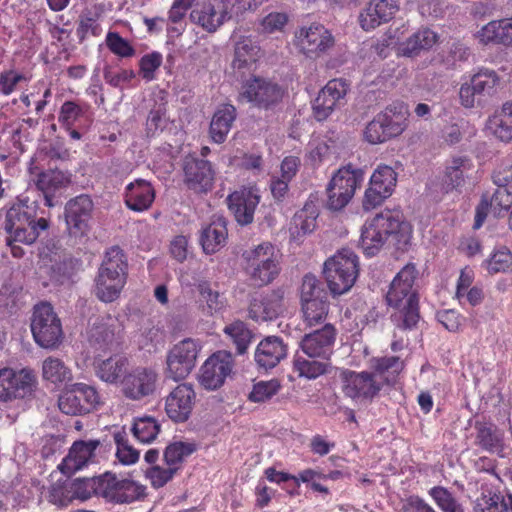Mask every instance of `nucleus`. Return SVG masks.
Here are the masks:
<instances>
[{"label":"nucleus","instance_id":"f257e3e1","mask_svg":"<svg viewBox=\"0 0 512 512\" xmlns=\"http://www.w3.org/2000/svg\"><path fill=\"white\" fill-rule=\"evenodd\" d=\"M404 367V361L398 356L373 357L371 371L342 373L343 393L357 402H371L385 386L395 385Z\"/></svg>","mask_w":512,"mask_h":512},{"label":"nucleus","instance_id":"f03ea898","mask_svg":"<svg viewBox=\"0 0 512 512\" xmlns=\"http://www.w3.org/2000/svg\"><path fill=\"white\" fill-rule=\"evenodd\" d=\"M412 227L399 211L385 210L366 221L361 230L360 246L367 256H375L389 243L405 251L411 244Z\"/></svg>","mask_w":512,"mask_h":512},{"label":"nucleus","instance_id":"7ed1b4c3","mask_svg":"<svg viewBox=\"0 0 512 512\" xmlns=\"http://www.w3.org/2000/svg\"><path fill=\"white\" fill-rule=\"evenodd\" d=\"M37 212V202H29L28 199L19 200L6 210L3 222L6 245L16 258L24 255V250L18 243L32 245L41 232L49 228V220L43 216L39 217Z\"/></svg>","mask_w":512,"mask_h":512},{"label":"nucleus","instance_id":"20e7f679","mask_svg":"<svg viewBox=\"0 0 512 512\" xmlns=\"http://www.w3.org/2000/svg\"><path fill=\"white\" fill-rule=\"evenodd\" d=\"M418 275L415 264H406L396 274L386 294L387 304L395 309L390 319L402 331L417 328L421 318L419 293L414 286Z\"/></svg>","mask_w":512,"mask_h":512},{"label":"nucleus","instance_id":"39448f33","mask_svg":"<svg viewBox=\"0 0 512 512\" xmlns=\"http://www.w3.org/2000/svg\"><path fill=\"white\" fill-rule=\"evenodd\" d=\"M243 271L252 285L263 287L272 283L280 274V254L270 242L243 251Z\"/></svg>","mask_w":512,"mask_h":512},{"label":"nucleus","instance_id":"423d86ee","mask_svg":"<svg viewBox=\"0 0 512 512\" xmlns=\"http://www.w3.org/2000/svg\"><path fill=\"white\" fill-rule=\"evenodd\" d=\"M358 274V256L351 249H341L323 265L324 279L334 297L347 293L355 284Z\"/></svg>","mask_w":512,"mask_h":512},{"label":"nucleus","instance_id":"0eeeda50","mask_svg":"<svg viewBox=\"0 0 512 512\" xmlns=\"http://www.w3.org/2000/svg\"><path fill=\"white\" fill-rule=\"evenodd\" d=\"M251 7V0H205L191 11L190 19L207 32H215L225 21Z\"/></svg>","mask_w":512,"mask_h":512},{"label":"nucleus","instance_id":"6e6552de","mask_svg":"<svg viewBox=\"0 0 512 512\" xmlns=\"http://www.w3.org/2000/svg\"><path fill=\"white\" fill-rule=\"evenodd\" d=\"M30 328L35 343L45 349L57 348L64 338L61 320L47 302L34 306Z\"/></svg>","mask_w":512,"mask_h":512},{"label":"nucleus","instance_id":"1a4fd4ad","mask_svg":"<svg viewBox=\"0 0 512 512\" xmlns=\"http://www.w3.org/2000/svg\"><path fill=\"white\" fill-rule=\"evenodd\" d=\"M363 180V169L351 163L339 168L327 185L326 207L332 211L343 209L351 201Z\"/></svg>","mask_w":512,"mask_h":512},{"label":"nucleus","instance_id":"9d476101","mask_svg":"<svg viewBox=\"0 0 512 512\" xmlns=\"http://www.w3.org/2000/svg\"><path fill=\"white\" fill-rule=\"evenodd\" d=\"M87 334L90 345L103 352L117 351L124 343V326L111 315L96 318Z\"/></svg>","mask_w":512,"mask_h":512},{"label":"nucleus","instance_id":"9b49d317","mask_svg":"<svg viewBox=\"0 0 512 512\" xmlns=\"http://www.w3.org/2000/svg\"><path fill=\"white\" fill-rule=\"evenodd\" d=\"M201 350L198 341L186 338L173 345L166 356L167 377L179 381L185 379L195 368Z\"/></svg>","mask_w":512,"mask_h":512},{"label":"nucleus","instance_id":"f8f14e48","mask_svg":"<svg viewBox=\"0 0 512 512\" xmlns=\"http://www.w3.org/2000/svg\"><path fill=\"white\" fill-rule=\"evenodd\" d=\"M145 486L137 482L118 478L111 472L103 474L100 495L106 502L113 504H129L145 497Z\"/></svg>","mask_w":512,"mask_h":512},{"label":"nucleus","instance_id":"ddd939ff","mask_svg":"<svg viewBox=\"0 0 512 512\" xmlns=\"http://www.w3.org/2000/svg\"><path fill=\"white\" fill-rule=\"evenodd\" d=\"M100 404L97 390L84 383H76L70 390L63 392L58 399L59 409L67 415L90 413Z\"/></svg>","mask_w":512,"mask_h":512},{"label":"nucleus","instance_id":"4468645a","mask_svg":"<svg viewBox=\"0 0 512 512\" xmlns=\"http://www.w3.org/2000/svg\"><path fill=\"white\" fill-rule=\"evenodd\" d=\"M284 90L275 82L254 76L242 85L240 97L254 106L269 109L283 98Z\"/></svg>","mask_w":512,"mask_h":512},{"label":"nucleus","instance_id":"2eb2a0df","mask_svg":"<svg viewBox=\"0 0 512 512\" xmlns=\"http://www.w3.org/2000/svg\"><path fill=\"white\" fill-rule=\"evenodd\" d=\"M35 384L36 378L31 370L0 369V401L23 399L32 393Z\"/></svg>","mask_w":512,"mask_h":512},{"label":"nucleus","instance_id":"dca6fc26","mask_svg":"<svg viewBox=\"0 0 512 512\" xmlns=\"http://www.w3.org/2000/svg\"><path fill=\"white\" fill-rule=\"evenodd\" d=\"M183 172L189 190L206 194L213 189L215 170L208 160L188 155L183 161Z\"/></svg>","mask_w":512,"mask_h":512},{"label":"nucleus","instance_id":"f3484780","mask_svg":"<svg viewBox=\"0 0 512 512\" xmlns=\"http://www.w3.org/2000/svg\"><path fill=\"white\" fill-rule=\"evenodd\" d=\"M396 183L397 174L390 166H378L370 178V185L363 199V208L371 210L381 205L392 194Z\"/></svg>","mask_w":512,"mask_h":512},{"label":"nucleus","instance_id":"a211bd4d","mask_svg":"<svg viewBox=\"0 0 512 512\" xmlns=\"http://www.w3.org/2000/svg\"><path fill=\"white\" fill-rule=\"evenodd\" d=\"M336 336L335 326L325 323L321 328L305 334L299 345L302 352L309 358L330 360Z\"/></svg>","mask_w":512,"mask_h":512},{"label":"nucleus","instance_id":"6ab92c4d","mask_svg":"<svg viewBox=\"0 0 512 512\" xmlns=\"http://www.w3.org/2000/svg\"><path fill=\"white\" fill-rule=\"evenodd\" d=\"M158 374L152 368L137 367L128 372L121 381V392L134 401L152 395L156 390Z\"/></svg>","mask_w":512,"mask_h":512},{"label":"nucleus","instance_id":"aec40b11","mask_svg":"<svg viewBox=\"0 0 512 512\" xmlns=\"http://www.w3.org/2000/svg\"><path fill=\"white\" fill-rule=\"evenodd\" d=\"M196 403V392L190 383L178 384L165 398V412L175 423L186 422Z\"/></svg>","mask_w":512,"mask_h":512},{"label":"nucleus","instance_id":"412c9836","mask_svg":"<svg viewBox=\"0 0 512 512\" xmlns=\"http://www.w3.org/2000/svg\"><path fill=\"white\" fill-rule=\"evenodd\" d=\"M296 38L300 51L309 58L319 57L334 45L332 34L321 24L302 27Z\"/></svg>","mask_w":512,"mask_h":512},{"label":"nucleus","instance_id":"4be33fe9","mask_svg":"<svg viewBox=\"0 0 512 512\" xmlns=\"http://www.w3.org/2000/svg\"><path fill=\"white\" fill-rule=\"evenodd\" d=\"M233 367V356L230 352L222 350L211 355L201 368L200 382L209 390L220 388Z\"/></svg>","mask_w":512,"mask_h":512},{"label":"nucleus","instance_id":"5701e85b","mask_svg":"<svg viewBox=\"0 0 512 512\" xmlns=\"http://www.w3.org/2000/svg\"><path fill=\"white\" fill-rule=\"evenodd\" d=\"M512 206V192L507 187H498L492 195L484 193L475 210L473 228L479 229L491 211L496 218L503 217Z\"/></svg>","mask_w":512,"mask_h":512},{"label":"nucleus","instance_id":"b1692460","mask_svg":"<svg viewBox=\"0 0 512 512\" xmlns=\"http://www.w3.org/2000/svg\"><path fill=\"white\" fill-rule=\"evenodd\" d=\"M284 291L280 288L254 295L249 303L248 315L251 319L270 321L283 311Z\"/></svg>","mask_w":512,"mask_h":512},{"label":"nucleus","instance_id":"393cba45","mask_svg":"<svg viewBox=\"0 0 512 512\" xmlns=\"http://www.w3.org/2000/svg\"><path fill=\"white\" fill-rule=\"evenodd\" d=\"M93 201L90 196L81 194L69 200L65 206V219L70 234L83 235L88 229V222L93 211Z\"/></svg>","mask_w":512,"mask_h":512},{"label":"nucleus","instance_id":"a878e982","mask_svg":"<svg viewBox=\"0 0 512 512\" xmlns=\"http://www.w3.org/2000/svg\"><path fill=\"white\" fill-rule=\"evenodd\" d=\"M260 202V196L252 188L234 191L227 197V204L238 224L245 226L254 220L255 210Z\"/></svg>","mask_w":512,"mask_h":512},{"label":"nucleus","instance_id":"bb28decb","mask_svg":"<svg viewBox=\"0 0 512 512\" xmlns=\"http://www.w3.org/2000/svg\"><path fill=\"white\" fill-rule=\"evenodd\" d=\"M70 175L59 169L40 172L35 180L37 189L43 194L45 205L53 207L58 203L61 192L70 184Z\"/></svg>","mask_w":512,"mask_h":512},{"label":"nucleus","instance_id":"cd10ccee","mask_svg":"<svg viewBox=\"0 0 512 512\" xmlns=\"http://www.w3.org/2000/svg\"><path fill=\"white\" fill-rule=\"evenodd\" d=\"M397 10L394 0H371L359 14L360 26L365 31L375 29L390 21Z\"/></svg>","mask_w":512,"mask_h":512},{"label":"nucleus","instance_id":"c85d7f7f","mask_svg":"<svg viewBox=\"0 0 512 512\" xmlns=\"http://www.w3.org/2000/svg\"><path fill=\"white\" fill-rule=\"evenodd\" d=\"M126 207L134 212L147 211L155 200V189L150 182L136 179L125 187L123 194Z\"/></svg>","mask_w":512,"mask_h":512},{"label":"nucleus","instance_id":"c756f323","mask_svg":"<svg viewBox=\"0 0 512 512\" xmlns=\"http://www.w3.org/2000/svg\"><path fill=\"white\" fill-rule=\"evenodd\" d=\"M99 445L100 442L98 440L74 442L68 455L59 464V470L68 476L73 474L88 463Z\"/></svg>","mask_w":512,"mask_h":512},{"label":"nucleus","instance_id":"7c9ffc66","mask_svg":"<svg viewBox=\"0 0 512 512\" xmlns=\"http://www.w3.org/2000/svg\"><path fill=\"white\" fill-rule=\"evenodd\" d=\"M287 356V346L277 336L263 339L255 351V361L259 367L268 370L277 366Z\"/></svg>","mask_w":512,"mask_h":512},{"label":"nucleus","instance_id":"2f4dec72","mask_svg":"<svg viewBox=\"0 0 512 512\" xmlns=\"http://www.w3.org/2000/svg\"><path fill=\"white\" fill-rule=\"evenodd\" d=\"M129 359L120 354H114L107 359H98L94 362L96 376L108 384L121 383L128 373Z\"/></svg>","mask_w":512,"mask_h":512},{"label":"nucleus","instance_id":"473e14b6","mask_svg":"<svg viewBox=\"0 0 512 512\" xmlns=\"http://www.w3.org/2000/svg\"><path fill=\"white\" fill-rule=\"evenodd\" d=\"M97 275L109 277L126 284L128 277V261L125 253L119 246L109 248L98 268Z\"/></svg>","mask_w":512,"mask_h":512},{"label":"nucleus","instance_id":"72a5a7b5","mask_svg":"<svg viewBox=\"0 0 512 512\" xmlns=\"http://www.w3.org/2000/svg\"><path fill=\"white\" fill-rule=\"evenodd\" d=\"M227 237V220L217 217L202 229L200 244L206 254H214L226 245Z\"/></svg>","mask_w":512,"mask_h":512},{"label":"nucleus","instance_id":"f704fd0d","mask_svg":"<svg viewBox=\"0 0 512 512\" xmlns=\"http://www.w3.org/2000/svg\"><path fill=\"white\" fill-rule=\"evenodd\" d=\"M468 156H454L446 161L443 183L446 189H457L465 184V179L473 169Z\"/></svg>","mask_w":512,"mask_h":512},{"label":"nucleus","instance_id":"c9c22d12","mask_svg":"<svg viewBox=\"0 0 512 512\" xmlns=\"http://www.w3.org/2000/svg\"><path fill=\"white\" fill-rule=\"evenodd\" d=\"M236 115V108L231 104H225L215 111L209 126V135L213 142H225Z\"/></svg>","mask_w":512,"mask_h":512},{"label":"nucleus","instance_id":"e433bc0d","mask_svg":"<svg viewBox=\"0 0 512 512\" xmlns=\"http://www.w3.org/2000/svg\"><path fill=\"white\" fill-rule=\"evenodd\" d=\"M475 444L483 450L494 452L503 448V433L493 424L476 421Z\"/></svg>","mask_w":512,"mask_h":512},{"label":"nucleus","instance_id":"4c0bfd02","mask_svg":"<svg viewBox=\"0 0 512 512\" xmlns=\"http://www.w3.org/2000/svg\"><path fill=\"white\" fill-rule=\"evenodd\" d=\"M438 40V35L429 28H421L413 33L401 45V51L405 56L418 55L423 50H429Z\"/></svg>","mask_w":512,"mask_h":512},{"label":"nucleus","instance_id":"58836bf2","mask_svg":"<svg viewBox=\"0 0 512 512\" xmlns=\"http://www.w3.org/2000/svg\"><path fill=\"white\" fill-rule=\"evenodd\" d=\"M379 115L387 125L393 138L401 135L407 128L409 112L403 104L389 105L379 112Z\"/></svg>","mask_w":512,"mask_h":512},{"label":"nucleus","instance_id":"ea45409f","mask_svg":"<svg viewBox=\"0 0 512 512\" xmlns=\"http://www.w3.org/2000/svg\"><path fill=\"white\" fill-rule=\"evenodd\" d=\"M293 368L299 377L311 380L328 373L331 366L329 360L309 358L308 356L305 358L296 354L293 360Z\"/></svg>","mask_w":512,"mask_h":512},{"label":"nucleus","instance_id":"a19ab883","mask_svg":"<svg viewBox=\"0 0 512 512\" xmlns=\"http://www.w3.org/2000/svg\"><path fill=\"white\" fill-rule=\"evenodd\" d=\"M489 128L501 141H512V102L505 103L502 109L489 119Z\"/></svg>","mask_w":512,"mask_h":512},{"label":"nucleus","instance_id":"79ce46f5","mask_svg":"<svg viewBox=\"0 0 512 512\" xmlns=\"http://www.w3.org/2000/svg\"><path fill=\"white\" fill-rule=\"evenodd\" d=\"M329 301L323 283L311 273L304 275L300 286V304Z\"/></svg>","mask_w":512,"mask_h":512},{"label":"nucleus","instance_id":"37998d69","mask_svg":"<svg viewBox=\"0 0 512 512\" xmlns=\"http://www.w3.org/2000/svg\"><path fill=\"white\" fill-rule=\"evenodd\" d=\"M260 48L251 39L243 38L236 43L232 67L235 70L249 68L257 60Z\"/></svg>","mask_w":512,"mask_h":512},{"label":"nucleus","instance_id":"c03bdc74","mask_svg":"<svg viewBox=\"0 0 512 512\" xmlns=\"http://www.w3.org/2000/svg\"><path fill=\"white\" fill-rule=\"evenodd\" d=\"M124 286V283L118 282L117 280L96 275L93 293L101 302L112 303L120 297Z\"/></svg>","mask_w":512,"mask_h":512},{"label":"nucleus","instance_id":"a18cd8bd","mask_svg":"<svg viewBox=\"0 0 512 512\" xmlns=\"http://www.w3.org/2000/svg\"><path fill=\"white\" fill-rule=\"evenodd\" d=\"M471 82L474 85V90L479 93V100L487 96H493L500 85V78L493 70H480L473 75Z\"/></svg>","mask_w":512,"mask_h":512},{"label":"nucleus","instance_id":"49530a36","mask_svg":"<svg viewBox=\"0 0 512 512\" xmlns=\"http://www.w3.org/2000/svg\"><path fill=\"white\" fill-rule=\"evenodd\" d=\"M300 305L302 319L307 327L312 328L314 326L324 324L330 309L329 301L303 303Z\"/></svg>","mask_w":512,"mask_h":512},{"label":"nucleus","instance_id":"de8ad7c7","mask_svg":"<svg viewBox=\"0 0 512 512\" xmlns=\"http://www.w3.org/2000/svg\"><path fill=\"white\" fill-rule=\"evenodd\" d=\"M477 38L483 44H501L507 46L505 18L492 20L484 25L478 32Z\"/></svg>","mask_w":512,"mask_h":512},{"label":"nucleus","instance_id":"09e8293b","mask_svg":"<svg viewBox=\"0 0 512 512\" xmlns=\"http://www.w3.org/2000/svg\"><path fill=\"white\" fill-rule=\"evenodd\" d=\"M131 431L140 442L151 443L160 432V424L152 416H143L134 420Z\"/></svg>","mask_w":512,"mask_h":512},{"label":"nucleus","instance_id":"8fccbe9b","mask_svg":"<svg viewBox=\"0 0 512 512\" xmlns=\"http://www.w3.org/2000/svg\"><path fill=\"white\" fill-rule=\"evenodd\" d=\"M103 475L93 478H78L71 483L73 497L82 501L90 499L92 496L101 497L100 488L102 486Z\"/></svg>","mask_w":512,"mask_h":512},{"label":"nucleus","instance_id":"3c124183","mask_svg":"<svg viewBox=\"0 0 512 512\" xmlns=\"http://www.w3.org/2000/svg\"><path fill=\"white\" fill-rule=\"evenodd\" d=\"M43 378L54 383H63L71 379V371L59 358L48 357L42 365Z\"/></svg>","mask_w":512,"mask_h":512},{"label":"nucleus","instance_id":"603ef678","mask_svg":"<svg viewBox=\"0 0 512 512\" xmlns=\"http://www.w3.org/2000/svg\"><path fill=\"white\" fill-rule=\"evenodd\" d=\"M224 332L231 338L238 354H244L253 338L251 330L242 321H235L224 328Z\"/></svg>","mask_w":512,"mask_h":512},{"label":"nucleus","instance_id":"864d4df0","mask_svg":"<svg viewBox=\"0 0 512 512\" xmlns=\"http://www.w3.org/2000/svg\"><path fill=\"white\" fill-rule=\"evenodd\" d=\"M196 450V445L182 441L174 442L168 445L164 451V460L167 466H174L177 471L182 462Z\"/></svg>","mask_w":512,"mask_h":512},{"label":"nucleus","instance_id":"5fc2aeb1","mask_svg":"<svg viewBox=\"0 0 512 512\" xmlns=\"http://www.w3.org/2000/svg\"><path fill=\"white\" fill-rule=\"evenodd\" d=\"M363 138L370 144H381L393 138L387 125L381 119L379 113L367 123L364 131Z\"/></svg>","mask_w":512,"mask_h":512},{"label":"nucleus","instance_id":"6e6d98bb","mask_svg":"<svg viewBox=\"0 0 512 512\" xmlns=\"http://www.w3.org/2000/svg\"><path fill=\"white\" fill-rule=\"evenodd\" d=\"M482 266L488 274L506 273L512 268V253L505 247H502L483 262Z\"/></svg>","mask_w":512,"mask_h":512},{"label":"nucleus","instance_id":"4d7b16f0","mask_svg":"<svg viewBox=\"0 0 512 512\" xmlns=\"http://www.w3.org/2000/svg\"><path fill=\"white\" fill-rule=\"evenodd\" d=\"M428 493L442 512H464L462 505L447 488L434 486Z\"/></svg>","mask_w":512,"mask_h":512},{"label":"nucleus","instance_id":"13d9d810","mask_svg":"<svg viewBox=\"0 0 512 512\" xmlns=\"http://www.w3.org/2000/svg\"><path fill=\"white\" fill-rule=\"evenodd\" d=\"M281 389L279 380L259 381L255 383L248 394V400L254 403H263L270 400Z\"/></svg>","mask_w":512,"mask_h":512},{"label":"nucleus","instance_id":"bf43d9fd","mask_svg":"<svg viewBox=\"0 0 512 512\" xmlns=\"http://www.w3.org/2000/svg\"><path fill=\"white\" fill-rule=\"evenodd\" d=\"M135 72L131 69H123L117 65L106 64L103 69V77L107 84L115 88H122L135 78Z\"/></svg>","mask_w":512,"mask_h":512},{"label":"nucleus","instance_id":"052dcab7","mask_svg":"<svg viewBox=\"0 0 512 512\" xmlns=\"http://www.w3.org/2000/svg\"><path fill=\"white\" fill-rule=\"evenodd\" d=\"M114 441L117 446L116 455L121 463L129 465L139 459V452L128 443L127 435L124 431L114 433Z\"/></svg>","mask_w":512,"mask_h":512},{"label":"nucleus","instance_id":"680f3d73","mask_svg":"<svg viewBox=\"0 0 512 512\" xmlns=\"http://www.w3.org/2000/svg\"><path fill=\"white\" fill-rule=\"evenodd\" d=\"M85 114V109L74 101H66L62 104L58 120L66 129L73 127Z\"/></svg>","mask_w":512,"mask_h":512},{"label":"nucleus","instance_id":"e2e57ef3","mask_svg":"<svg viewBox=\"0 0 512 512\" xmlns=\"http://www.w3.org/2000/svg\"><path fill=\"white\" fill-rule=\"evenodd\" d=\"M339 104L322 89L312 104L314 117L318 121L326 120Z\"/></svg>","mask_w":512,"mask_h":512},{"label":"nucleus","instance_id":"0e129e2a","mask_svg":"<svg viewBox=\"0 0 512 512\" xmlns=\"http://www.w3.org/2000/svg\"><path fill=\"white\" fill-rule=\"evenodd\" d=\"M106 45L112 53L122 58L132 57L136 53L130 42L117 32H108Z\"/></svg>","mask_w":512,"mask_h":512},{"label":"nucleus","instance_id":"69168bd1","mask_svg":"<svg viewBox=\"0 0 512 512\" xmlns=\"http://www.w3.org/2000/svg\"><path fill=\"white\" fill-rule=\"evenodd\" d=\"M163 61L162 54L152 52L145 54L139 61V73L146 81L155 79V72L159 69Z\"/></svg>","mask_w":512,"mask_h":512},{"label":"nucleus","instance_id":"338daca9","mask_svg":"<svg viewBox=\"0 0 512 512\" xmlns=\"http://www.w3.org/2000/svg\"><path fill=\"white\" fill-rule=\"evenodd\" d=\"M176 473L177 468L174 466L162 468L158 465H155L146 471V476L150 479L154 488H161L167 482H169Z\"/></svg>","mask_w":512,"mask_h":512},{"label":"nucleus","instance_id":"774afa93","mask_svg":"<svg viewBox=\"0 0 512 512\" xmlns=\"http://www.w3.org/2000/svg\"><path fill=\"white\" fill-rule=\"evenodd\" d=\"M492 179L498 187H507L512 182V158L506 157L500 161L493 171Z\"/></svg>","mask_w":512,"mask_h":512}]
</instances>
